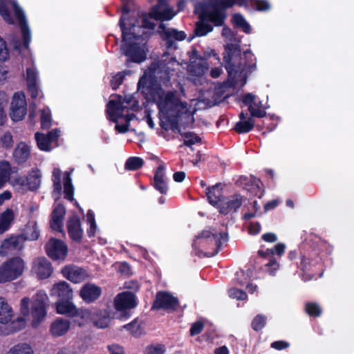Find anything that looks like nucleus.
I'll return each instance as SVG.
<instances>
[{"instance_id": "obj_27", "label": "nucleus", "mask_w": 354, "mask_h": 354, "mask_svg": "<svg viewBox=\"0 0 354 354\" xmlns=\"http://www.w3.org/2000/svg\"><path fill=\"white\" fill-rule=\"evenodd\" d=\"M50 295L57 297L59 299H72L73 292L68 283L65 281H59L53 286Z\"/></svg>"}, {"instance_id": "obj_1", "label": "nucleus", "mask_w": 354, "mask_h": 354, "mask_svg": "<svg viewBox=\"0 0 354 354\" xmlns=\"http://www.w3.org/2000/svg\"><path fill=\"white\" fill-rule=\"evenodd\" d=\"M181 95L177 91L165 92L158 88L153 95L159 109L160 126L165 130L175 131L179 126L187 127L194 122L198 100L192 99L189 102L183 100L185 91L180 88Z\"/></svg>"}, {"instance_id": "obj_29", "label": "nucleus", "mask_w": 354, "mask_h": 354, "mask_svg": "<svg viewBox=\"0 0 354 354\" xmlns=\"http://www.w3.org/2000/svg\"><path fill=\"white\" fill-rule=\"evenodd\" d=\"M28 191H35L41 183V171L38 168H32L26 176Z\"/></svg>"}, {"instance_id": "obj_42", "label": "nucleus", "mask_w": 354, "mask_h": 354, "mask_svg": "<svg viewBox=\"0 0 354 354\" xmlns=\"http://www.w3.org/2000/svg\"><path fill=\"white\" fill-rule=\"evenodd\" d=\"M10 183L14 187L15 190L22 194H24L28 191V186L26 185V176H17L13 177L12 179L10 178Z\"/></svg>"}, {"instance_id": "obj_49", "label": "nucleus", "mask_w": 354, "mask_h": 354, "mask_svg": "<svg viewBox=\"0 0 354 354\" xmlns=\"http://www.w3.org/2000/svg\"><path fill=\"white\" fill-rule=\"evenodd\" d=\"M143 165V160L139 157L129 158L125 162V169L127 170H136L140 168Z\"/></svg>"}, {"instance_id": "obj_5", "label": "nucleus", "mask_w": 354, "mask_h": 354, "mask_svg": "<svg viewBox=\"0 0 354 354\" xmlns=\"http://www.w3.org/2000/svg\"><path fill=\"white\" fill-rule=\"evenodd\" d=\"M138 107V102L131 95L122 98L117 95L111 99L108 104L106 112L109 118L116 123L115 129L119 133H126L129 130V122L134 115L129 113V110L136 111Z\"/></svg>"}, {"instance_id": "obj_31", "label": "nucleus", "mask_w": 354, "mask_h": 354, "mask_svg": "<svg viewBox=\"0 0 354 354\" xmlns=\"http://www.w3.org/2000/svg\"><path fill=\"white\" fill-rule=\"evenodd\" d=\"M93 310V308H76L74 313L75 318L74 322L79 326H84L89 322H92Z\"/></svg>"}, {"instance_id": "obj_61", "label": "nucleus", "mask_w": 354, "mask_h": 354, "mask_svg": "<svg viewBox=\"0 0 354 354\" xmlns=\"http://www.w3.org/2000/svg\"><path fill=\"white\" fill-rule=\"evenodd\" d=\"M265 266L266 268V272L270 275H274L279 267V263L275 259H271Z\"/></svg>"}, {"instance_id": "obj_53", "label": "nucleus", "mask_w": 354, "mask_h": 354, "mask_svg": "<svg viewBox=\"0 0 354 354\" xmlns=\"http://www.w3.org/2000/svg\"><path fill=\"white\" fill-rule=\"evenodd\" d=\"M10 53L6 41L0 37V62H5L9 59Z\"/></svg>"}, {"instance_id": "obj_60", "label": "nucleus", "mask_w": 354, "mask_h": 354, "mask_svg": "<svg viewBox=\"0 0 354 354\" xmlns=\"http://www.w3.org/2000/svg\"><path fill=\"white\" fill-rule=\"evenodd\" d=\"M124 328L129 330L133 335L137 336L140 334V325L137 321H134L127 325L124 326Z\"/></svg>"}, {"instance_id": "obj_45", "label": "nucleus", "mask_w": 354, "mask_h": 354, "mask_svg": "<svg viewBox=\"0 0 354 354\" xmlns=\"http://www.w3.org/2000/svg\"><path fill=\"white\" fill-rule=\"evenodd\" d=\"M6 354H34V352L28 344L21 343L11 347Z\"/></svg>"}, {"instance_id": "obj_12", "label": "nucleus", "mask_w": 354, "mask_h": 354, "mask_svg": "<svg viewBox=\"0 0 354 354\" xmlns=\"http://www.w3.org/2000/svg\"><path fill=\"white\" fill-rule=\"evenodd\" d=\"M27 111V103L24 93L18 92L14 94L10 106V116L13 121L22 120Z\"/></svg>"}, {"instance_id": "obj_62", "label": "nucleus", "mask_w": 354, "mask_h": 354, "mask_svg": "<svg viewBox=\"0 0 354 354\" xmlns=\"http://www.w3.org/2000/svg\"><path fill=\"white\" fill-rule=\"evenodd\" d=\"M9 71L8 68L0 63V85L3 84L8 78Z\"/></svg>"}, {"instance_id": "obj_22", "label": "nucleus", "mask_w": 354, "mask_h": 354, "mask_svg": "<svg viewBox=\"0 0 354 354\" xmlns=\"http://www.w3.org/2000/svg\"><path fill=\"white\" fill-rule=\"evenodd\" d=\"M178 306L177 299L167 292H159L157 294L156 299L153 308H162L165 310H174Z\"/></svg>"}, {"instance_id": "obj_56", "label": "nucleus", "mask_w": 354, "mask_h": 354, "mask_svg": "<svg viewBox=\"0 0 354 354\" xmlns=\"http://www.w3.org/2000/svg\"><path fill=\"white\" fill-rule=\"evenodd\" d=\"M165 347L162 344H152L146 348V354H165Z\"/></svg>"}, {"instance_id": "obj_6", "label": "nucleus", "mask_w": 354, "mask_h": 354, "mask_svg": "<svg viewBox=\"0 0 354 354\" xmlns=\"http://www.w3.org/2000/svg\"><path fill=\"white\" fill-rule=\"evenodd\" d=\"M178 66L179 64L174 59H171L167 64L165 63V61L152 64L139 80L138 83V90L144 89L148 82L151 80L168 82L170 78V71L174 70L176 66Z\"/></svg>"}, {"instance_id": "obj_37", "label": "nucleus", "mask_w": 354, "mask_h": 354, "mask_svg": "<svg viewBox=\"0 0 354 354\" xmlns=\"http://www.w3.org/2000/svg\"><path fill=\"white\" fill-rule=\"evenodd\" d=\"M21 236H24L25 241H35L38 239L39 236V230L37 226V223L35 221H30L26 225L24 234Z\"/></svg>"}, {"instance_id": "obj_48", "label": "nucleus", "mask_w": 354, "mask_h": 354, "mask_svg": "<svg viewBox=\"0 0 354 354\" xmlns=\"http://www.w3.org/2000/svg\"><path fill=\"white\" fill-rule=\"evenodd\" d=\"M86 221L89 225V227L87 230V233L89 236H93L97 232V227L95 220V215L93 211H88L86 214Z\"/></svg>"}, {"instance_id": "obj_21", "label": "nucleus", "mask_w": 354, "mask_h": 354, "mask_svg": "<svg viewBox=\"0 0 354 354\" xmlns=\"http://www.w3.org/2000/svg\"><path fill=\"white\" fill-rule=\"evenodd\" d=\"M71 322L68 319L58 317L50 326V333L54 337L66 335L71 328Z\"/></svg>"}, {"instance_id": "obj_13", "label": "nucleus", "mask_w": 354, "mask_h": 354, "mask_svg": "<svg viewBox=\"0 0 354 354\" xmlns=\"http://www.w3.org/2000/svg\"><path fill=\"white\" fill-rule=\"evenodd\" d=\"M48 256L55 261H63L68 253L66 243L57 239L51 238L46 245Z\"/></svg>"}, {"instance_id": "obj_52", "label": "nucleus", "mask_w": 354, "mask_h": 354, "mask_svg": "<svg viewBox=\"0 0 354 354\" xmlns=\"http://www.w3.org/2000/svg\"><path fill=\"white\" fill-rule=\"evenodd\" d=\"M267 318L262 315H257L252 320V327L254 330H261L266 325Z\"/></svg>"}, {"instance_id": "obj_3", "label": "nucleus", "mask_w": 354, "mask_h": 354, "mask_svg": "<svg viewBox=\"0 0 354 354\" xmlns=\"http://www.w3.org/2000/svg\"><path fill=\"white\" fill-rule=\"evenodd\" d=\"M120 24L122 32V45L121 50L129 60L140 63L146 58V46L143 36L146 34L145 28H154V24L147 23L145 19H142L141 24L136 20L126 21L125 15L128 10L124 8Z\"/></svg>"}, {"instance_id": "obj_46", "label": "nucleus", "mask_w": 354, "mask_h": 354, "mask_svg": "<svg viewBox=\"0 0 354 354\" xmlns=\"http://www.w3.org/2000/svg\"><path fill=\"white\" fill-rule=\"evenodd\" d=\"M130 74L131 71L127 70L113 75L110 81L112 88L117 89L122 84L124 77Z\"/></svg>"}, {"instance_id": "obj_40", "label": "nucleus", "mask_w": 354, "mask_h": 354, "mask_svg": "<svg viewBox=\"0 0 354 354\" xmlns=\"http://www.w3.org/2000/svg\"><path fill=\"white\" fill-rule=\"evenodd\" d=\"M12 174V167L10 163L5 160L0 161V189L10 180Z\"/></svg>"}, {"instance_id": "obj_57", "label": "nucleus", "mask_w": 354, "mask_h": 354, "mask_svg": "<svg viewBox=\"0 0 354 354\" xmlns=\"http://www.w3.org/2000/svg\"><path fill=\"white\" fill-rule=\"evenodd\" d=\"M201 142V138L193 133H187L185 135L184 144L187 146L198 143Z\"/></svg>"}, {"instance_id": "obj_9", "label": "nucleus", "mask_w": 354, "mask_h": 354, "mask_svg": "<svg viewBox=\"0 0 354 354\" xmlns=\"http://www.w3.org/2000/svg\"><path fill=\"white\" fill-rule=\"evenodd\" d=\"M25 270V262L20 257H14L3 263L0 266V283L17 279Z\"/></svg>"}, {"instance_id": "obj_2", "label": "nucleus", "mask_w": 354, "mask_h": 354, "mask_svg": "<svg viewBox=\"0 0 354 354\" xmlns=\"http://www.w3.org/2000/svg\"><path fill=\"white\" fill-rule=\"evenodd\" d=\"M48 299V297L44 290H39L32 298L23 297L19 304V310L22 316L14 318L13 308L4 297H0V324L1 327H4L1 333L6 335L22 330L26 325L24 317L31 316L32 326H39L47 315Z\"/></svg>"}, {"instance_id": "obj_51", "label": "nucleus", "mask_w": 354, "mask_h": 354, "mask_svg": "<svg viewBox=\"0 0 354 354\" xmlns=\"http://www.w3.org/2000/svg\"><path fill=\"white\" fill-rule=\"evenodd\" d=\"M41 125L43 129H48L51 126V113L48 108L41 110Z\"/></svg>"}, {"instance_id": "obj_64", "label": "nucleus", "mask_w": 354, "mask_h": 354, "mask_svg": "<svg viewBox=\"0 0 354 354\" xmlns=\"http://www.w3.org/2000/svg\"><path fill=\"white\" fill-rule=\"evenodd\" d=\"M261 231V225L259 223H251L248 227L250 234L256 235Z\"/></svg>"}, {"instance_id": "obj_4", "label": "nucleus", "mask_w": 354, "mask_h": 354, "mask_svg": "<svg viewBox=\"0 0 354 354\" xmlns=\"http://www.w3.org/2000/svg\"><path fill=\"white\" fill-rule=\"evenodd\" d=\"M224 56L225 68L228 72L229 82L233 86H243L246 84L249 73L256 69L257 60L250 51L244 53V63L241 62L240 50L236 45L227 46Z\"/></svg>"}, {"instance_id": "obj_39", "label": "nucleus", "mask_w": 354, "mask_h": 354, "mask_svg": "<svg viewBox=\"0 0 354 354\" xmlns=\"http://www.w3.org/2000/svg\"><path fill=\"white\" fill-rule=\"evenodd\" d=\"M62 171L59 168H54L53 171L52 180L53 182V197L54 200L57 201L61 196L62 192Z\"/></svg>"}, {"instance_id": "obj_8", "label": "nucleus", "mask_w": 354, "mask_h": 354, "mask_svg": "<svg viewBox=\"0 0 354 354\" xmlns=\"http://www.w3.org/2000/svg\"><path fill=\"white\" fill-rule=\"evenodd\" d=\"M226 233L218 234L204 230L194 241L193 247L195 250L205 254L207 257H214L218 254L223 242L226 241Z\"/></svg>"}, {"instance_id": "obj_36", "label": "nucleus", "mask_w": 354, "mask_h": 354, "mask_svg": "<svg viewBox=\"0 0 354 354\" xmlns=\"http://www.w3.org/2000/svg\"><path fill=\"white\" fill-rule=\"evenodd\" d=\"M154 187L161 194H166L168 189L167 183L165 180V168L162 166L158 167L154 176Z\"/></svg>"}, {"instance_id": "obj_32", "label": "nucleus", "mask_w": 354, "mask_h": 354, "mask_svg": "<svg viewBox=\"0 0 354 354\" xmlns=\"http://www.w3.org/2000/svg\"><path fill=\"white\" fill-rule=\"evenodd\" d=\"M15 212L11 208H7L0 214V234L8 230L15 220Z\"/></svg>"}, {"instance_id": "obj_24", "label": "nucleus", "mask_w": 354, "mask_h": 354, "mask_svg": "<svg viewBox=\"0 0 354 354\" xmlns=\"http://www.w3.org/2000/svg\"><path fill=\"white\" fill-rule=\"evenodd\" d=\"M208 70V64L204 60H199L198 62H193L189 66V71L192 76V81L197 84L198 82L202 84L204 80L203 77Z\"/></svg>"}, {"instance_id": "obj_35", "label": "nucleus", "mask_w": 354, "mask_h": 354, "mask_svg": "<svg viewBox=\"0 0 354 354\" xmlns=\"http://www.w3.org/2000/svg\"><path fill=\"white\" fill-rule=\"evenodd\" d=\"M239 117L240 121L236 124L234 127L235 131L239 133H248L251 131L254 125L253 118L251 117L247 119L243 113H241Z\"/></svg>"}, {"instance_id": "obj_50", "label": "nucleus", "mask_w": 354, "mask_h": 354, "mask_svg": "<svg viewBox=\"0 0 354 354\" xmlns=\"http://www.w3.org/2000/svg\"><path fill=\"white\" fill-rule=\"evenodd\" d=\"M13 138L10 131L4 132L0 136V146L4 149H11L13 146Z\"/></svg>"}, {"instance_id": "obj_16", "label": "nucleus", "mask_w": 354, "mask_h": 354, "mask_svg": "<svg viewBox=\"0 0 354 354\" xmlns=\"http://www.w3.org/2000/svg\"><path fill=\"white\" fill-rule=\"evenodd\" d=\"M25 239L24 236H12L5 239L0 248V254L3 256L8 255L15 250H20L24 248Z\"/></svg>"}, {"instance_id": "obj_58", "label": "nucleus", "mask_w": 354, "mask_h": 354, "mask_svg": "<svg viewBox=\"0 0 354 354\" xmlns=\"http://www.w3.org/2000/svg\"><path fill=\"white\" fill-rule=\"evenodd\" d=\"M0 98V125H3L6 121V115L4 108L6 106V97L3 93L1 94Z\"/></svg>"}, {"instance_id": "obj_14", "label": "nucleus", "mask_w": 354, "mask_h": 354, "mask_svg": "<svg viewBox=\"0 0 354 354\" xmlns=\"http://www.w3.org/2000/svg\"><path fill=\"white\" fill-rule=\"evenodd\" d=\"M176 13L165 0H158L157 5L153 6L150 12V16L155 19L170 20Z\"/></svg>"}, {"instance_id": "obj_18", "label": "nucleus", "mask_w": 354, "mask_h": 354, "mask_svg": "<svg viewBox=\"0 0 354 354\" xmlns=\"http://www.w3.org/2000/svg\"><path fill=\"white\" fill-rule=\"evenodd\" d=\"M115 308L118 310L133 308L136 306L135 295L130 292L118 294L114 300Z\"/></svg>"}, {"instance_id": "obj_10", "label": "nucleus", "mask_w": 354, "mask_h": 354, "mask_svg": "<svg viewBox=\"0 0 354 354\" xmlns=\"http://www.w3.org/2000/svg\"><path fill=\"white\" fill-rule=\"evenodd\" d=\"M201 17V20L196 24L195 28V34L198 37L205 36L213 30V27L206 23L205 20L215 26H221L225 19V15L223 12L214 9L210 12H203Z\"/></svg>"}, {"instance_id": "obj_30", "label": "nucleus", "mask_w": 354, "mask_h": 354, "mask_svg": "<svg viewBox=\"0 0 354 354\" xmlns=\"http://www.w3.org/2000/svg\"><path fill=\"white\" fill-rule=\"evenodd\" d=\"M71 299H59L55 303L56 312L60 315H65L70 317H74V313L77 307L71 301Z\"/></svg>"}, {"instance_id": "obj_26", "label": "nucleus", "mask_w": 354, "mask_h": 354, "mask_svg": "<svg viewBox=\"0 0 354 354\" xmlns=\"http://www.w3.org/2000/svg\"><path fill=\"white\" fill-rule=\"evenodd\" d=\"M101 288L93 283H86L80 290V297L86 303H91L99 298Z\"/></svg>"}, {"instance_id": "obj_38", "label": "nucleus", "mask_w": 354, "mask_h": 354, "mask_svg": "<svg viewBox=\"0 0 354 354\" xmlns=\"http://www.w3.org/2000/svg\"><path fill=\"white\" fill-rule=\"evenodd\" d=\"M221 190L222 188L221 183H218L212 187L207 189L206 194L210 204L212 205H217L218 204L222 196Z\"/></svg>"}, {"instance_id": "obj_15", "label": "nucleus", "mask_w": 354, "mask_h": 354, "mask_svg": "<svg viewBox=\"0 0 354 354\" xmlns=\"http://www.w3.org/2000/svg\"><path fill=\"white\" fill-rule=\"evenodd\" d=\"M243 102L248 106L252 117L263 118L266 115L265 109H262L261 102L252 93L245 94Z\"/></svg>"}, {"instance_id": "obj_54", "label": "nucleus", "mask_w": 354, "mask_h": 354, "mask_svg": "<svg viewBox=\"0 0 354 354\" xmlns=\"http://www.w3.org/2000/svg\"><path fill=\"white\" fill-rule=\"evenodd\" d=\"M228 295L230 298L236 299L237 300H246L247 294L241 290L232 288L228 290Z\"/></svg>"}, {"instance_id": "obj_17", "label": "nucleus", "mask_w": 354, "mask_h": 354, "mask_svg": "<svg viewBox=\"0 0 354 354\" xmlns=\"http://www.w3.org/2000/svg\"><path fill=\"white\" fill-rule=\"evenodd\" d=\"M59 130L56 129L50 131L47 135L36 133L35 140L39 149L45 151L51 150V144L59 136Z\"/></svg>"}, {"instance_id": "obj_33", "label": "nucleus", "mask_w": 354, "mask_h": 354, "mask_svg": "<svg viewBox=\"0 0 354 354\" xmlns=\"http://www.w3.org/2000/svg\"><path fill=\"white\" fill-rule=\"evenodd\" d=\"M243 198L239 195L231 196L227 201L220 207V212L227 214L229 212H236L242 205Z\"/></svg>"}, {"instance_id": "obj_43", "label": "nucleus", "mask_w": 354, "mask_h": 354, "mask_svg": "<svg viewBox=\"0 0 354 354\" xmlns=\"http://www.w3.org/2000/svg\"><path fill=\"white\" fill-rule=\"evenodd\" d=\"M71 174L68 171L64 174L63 185L65 198L69 201L73 200L74 188L72 185Z\"/></svg>"}, {"instance_id": "obj_25", "label": "nucleus", "mask_w": 354, "mask_h": 354, "mask_svg": "<svg viewBox=\"0 0 354 354\" xmlns=\"http://www.w3.org/2000/svg\"><path fill=\"white\" fill-rule=\"evenodd\" d=\"M65 214L66 209L62 205L57 203L55 205L50 220V227L53 230L62 232L63 219Z\"/></svg>"}, {"instance_id": "obj_47", "label": "nucleus", "mask_w": 354, "mask_h": 354, "mask_svg": "<svg viewBox=\"0 0 354 354\" xmlns=\"http://www.w3.org/2000/svg\"><path fill=\"white\" fill-rule=\"evenodd\" d=\"M249 0H218L215 6L223 9L232 8L234 5L245 6Z\"/></svg>"}, {"instance_id": "obj_7", "label": "nucleus", "mask_w": 354, "mask_h": 354, "mask_svg": "<svg viewBox=\"0 0 354 354\" xmlns=\"http://www.w3.org/2000/svg\"><path fill=\"white\" fill-rule=\"evenodd\" d=\"M8 3L12 5L15 17L17 19L21 30L24 38V45L26 48H28L31 41V32L27 24L25 14L21 8L18 5L17 2L15 0H0V15L3 20L8 24H14V19L10 15V12L7 9V5Z\"/></svg>"}, {"instance_id": "obj_44", "label": "nucleus", "mask_w": 354, "mask_h": 354, "mask_svg": "<svg viewBox=\"0 0 354 354\" xmlns=\"http://www.w3.org/2000/svg\"><path fill=\"white\" fill-rule=\"evenodd\" d=\"M232 22L236 27L242 29L245 33H250L251 27L242 15L239 13L233 15Z\"/></svg>"}, {"instance_id": "obj_34", "label": "nucleus", "mask_w": 354, "mask_h": 354, "mask_svg": "<svg viewBox=\"0 0 354 354\" xmlns=\"http://www.w3.org/2000/svg\"><path fill=\"white\" fill-rule=\"evenodd\" d=\"M30 153V149L29 146L26 143L21 142L15 148L13 156L18 163H24L29 158Z\"/></svg>"}, {"instance_id": "obj_28", "label": "nucleus", "mask_w": 354, "mask_h": 354, "mask_svg": "<svg viewBox=\"0 0 354 354\" xmlns=\"http://www.w3.org/2000/svg\"><path fill=\"white\" fill-rule=\"evenodd\" d=\"M68 232L71 239L80 241L83 235V230L81 227L80 218L77 216L71 217L67 223Z\"/></svg>"}, {"instance_id": "obj_19", "label": "nucleus", "mask_w": 354, "mask_h": 354, "mask_svg": "<svg viewBox=\"0 0 354 354\" xmlns=\"http://www.w3.org/2000/svg\"><path fill=\"white\" fill-rule=\"evenodd\" d=\"M62 272L67 279L75 283H80L88 277L85 270L73 266H66Z\"/></svg>"}, {"instance_id": "obj_11", "label": "nucleus", "mask_w": 354, "mask_h": 354, "mask_svg": "<svg viewBox=\"0 0 354 354\" xmlns=\"http://www.w3.org/2000/svg\"><path fill=\"white\" fill-rule=\"evenodd\" d=\"M24 77L26 82L28 91L32 98L35 99L42 96L41 91L39 88V71L34 64L26 67Z\"/></svg>"}, {"instance_id": "obj_20", "label": "nucleus", "mask_w": 354, "mask_h": 354, "mask_svg": "<svg viewBox=\"0 0 354 354\" xmlns=\"http://www.w3.org/2000/svg\"><path fill=\"white\" fill-rule=\"evenodd\" d=\"M113 317L109 310L106 309L93 310L92 324L98 328H106L109 326Z\"/></svg>"}, {"instance_id": "obj_41", "label": "nucleus", "mask_w": 354, "mask_h": 354, "mask_svg": "<svg viewBox=\"0 0 354 354\" xmlns=\"http://www.w3.org/2000/svg\"><path fill=\"white\" fill-rule=\"evenodd\" d=\"M160 31L163 32L169 40L171 39H175L178 41H182L185 39L186 35L183 31H178L176 29L174 28H166L164 24H161L160 25Z\"/></svg>"}, {"instance_id": "obj_23", "label": "nucleus", "mask_w": 354, "mask_h": 354, "mask_svg": "<svg viewBox=\"0 0 354 354\" xmlns=\"http://www.w3.org/2000/svg\"><path fill=\"white\" fill-rule=\"evenodd\" d=\"M32 271L39 279H46L51 275L53 268L46 258H38L33 263Z\"/></svg>"}, {"instance_id": "obj_63", "label": "nucleus", "mask_w": 354, "mask_h": 354, "mask_svg": "<svg viewBox=\"0 0 354 354\" xmlns=\"http://www.w3.org/2000/svg\"><path fill=\"white\" fill-rule=\"evenodd\" d=\"M203 328V324L201 322L194 323L190 329L191 335L194 336L199 334Z\"/></svg>"}, {"instance_id": "obj_59", "label": "nucleus", "mask_w": 354, "mask_h": 354, "mask_svg": "<svg viewBox=\"0 0 354 354\" xmlns=\"http://www.w3.org/2000/svg\"><path fill=\"white\" fill-rule=\"evenodd\" d=\"M252 6L259 11H266L270 8V4L266 1H254Z\"/></svg>"}, {"instance_id": "obj_55", "label": "nucleus", "mask_w": 354, "mask_h": 354, "mask_svg": "<svg viewBox=\"0 0 354 354\" xmlns=\"http://www.w3.org/2000/svg\"><path fill=\"white\" fill-rule=\"evenodd\" d=\"M306 310L310 316L317 317L320 315L322 309L320 306L315 303H309L306 306Z\"/></svg>"}]
</instances>
